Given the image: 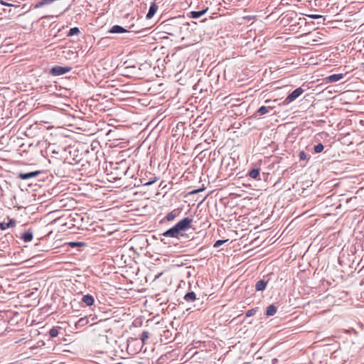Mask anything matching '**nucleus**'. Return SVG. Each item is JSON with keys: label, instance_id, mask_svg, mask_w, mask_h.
Masks as SVG:
<instances>
[{"label": "nucleus", "instance_id": "9b49d317", "mask_svg": "<svg viewBox=\"0 0 364 364\" xmlns=\"http://www.w3.org/2000/svg\"><path fill=\"white\" fill-rule=\"evenodd\" d=\"M179 212L178 210H173L166 215V220L167 221H171L178 215Z\"/></svg>", "mask_w": 364, "mask_h": 364}, {"label": "nucleus", "instance_id": "412c9836", "mask_svg": "<svg viewBox=\"0 0 364 364\" xmlns=\"http://www.w3.org/2000/svg\"><path fill=\"white\" fill-rule=\"evenodd\" d=\"M149 333L147 331H144L141 333V339L143 344L145 343V341L149 338Z\"/></svg>", "mask_w": 364, "mask_h": 364}, {"label": "nucleus", "instance_id": "a878e982", "mask_svg": "<svg viewBox=\"0 0 364 364\" xmlns=\"http://www.w3.org/2000/svg\"><path fill=\"white\" fill-rule=\"evenodd\" d=\"M308 16L313 19H317V18H321V15H317V14L308 15Z\"/></svg>", "mask_w": 364, "mask_h": 364}, {"label": "nucleus", "instance_id": "bb28decb", "mask_svg": "<svg viewBox=\"0 0 364 364\" xmlns=\"http://www.w3.org/2000/svg\"><path fill=\"white\" fill-rule=\"evenodd\" d=\"M223 242H224V241H223V240H218V241H216V242L215 243L214 247H219L220 245H221Z\"/></svg>", "mask_w": 364, "mask_h": 364}, {"label": "nucleus", "instance_id": "393cba45", "mask_svg": "<svg viewBox=\"0 0 364 364\" xmlns=\"http://www.w3.org/2000/svg\"><path fill=\"white\" fill-rule=\"evenodd\" d=\"M299 156L301 160H305L306 159V155L304 151H301Z\"/></svg>", "mask_w": 364, "mask_h": 364}, {"label": "nucleus", "instance_id": "6ab92c4d", "mask_svg": "<svg viewBox=\"0 0 364 364\" xmlns=\"http://www.w3.org/2000/svg\"><path fill=\"white\" fill-rule=\"evenodd\" d=\"M58 335V330L57 328H52L50 331H49V336L51 337V338H55V337H57Z\"/></svg>", "mask_w": 364, "mask_h": 364}, {"label": "nucleus", "instance_id": "a211bd4d", "mask_svg": "<svg viewBox=\"0 0 364 364\" xmlns=\"http://www.w3.org/2000/svg\"><path fill=\"white\" fill-rule=\"evenodd\" d=\"M259 175V169L253 168L252 169L250 173L249 176L252 178H257Z\"/></svg>", "mask_w": 364, "mask_h": 364}, {"label": "nucleus", "instance_id": "c756f323", "mask_svg": "<svg viewBox=\"0 0 364 364\" xmlns=\"http://www.w3.org/2000/svg\"><path fill=\"white\" fill-rule=\"evenodd\" d=\"M77 243H73V247H74V246H77Z\"/></svg>", "mask_w": 364, "mask_h": 364}, {"label": "nucleus", "instance_id": "7ed1b4c3", "mask_svg": "<svg viewBox=\"0 0 364 364\" xmlns=\"http://www.w3.org/2000/svg\"><path fill=\"white\" fill-rule=\"evenodd\" d=\"M301 37L305 38L303 43L307 46H314L318 42V37L317 36H313L310 33L302 35Z\"/></svg>", "mask_w": 364, "mask_h": 364}, {"label": "nucleus", "instance_id": "5701e85b", "mask_svg": "<svg viewBox=\"0 0 364 364\" xmlns=\"http://www.w3.org/2000/svg\"><path fill=\"white\" fill-rule=\"evenodd\" d=\"M80 32L78 28L77 27H75V28H73L70 30L69 33H68V36H73L75 34H77L78 33Z\"/></svg>", "mask_w": 364, "mask_h": 364}, {"label": "nucleus", "instance_id": "dca6fc26", "mask_svg": "<svg viewBox=\"0 0 364 364\" xmlns=\"http://www.w3.org/2000/svg\"><path fill=\"white\" fill-rule=\"evenodd\" d=\"M21 239L26 242H30L33 239V234L31 232H25L23 233Z\"/></svg>", "mask_w": 364, "mask_h": 364}, {"label": "nucleus", "instance_id": "423d86ee", "mask_svg": "<svg viewBox=\"0 0 364 364\" xmlns=\"http://www.w3.org/2000/svg\"><path fill=\"white\" fill-rule=\"evenodd\" d=\"M343 77V74H333L326 77L325 80L326 82H334L341 80Z\"/></svg>", "mask_w": 364, "mask_h": 364}, {"label": "nucleus", "instance_id": "4468645a", "mask_svg": "<svg viewBox=\"0 0 364 364\" xmlns=\"http://www.w3.org/2000/svg\"><path fill=\"white\" fill-rule=\"evenodd\" d=\"M267 282L264 280H259L256 283L255 289L257 291H262L266 288Z\"/></svg>", "mask_w": 364, "mask_h": 364}, {"label": "nucleus", "instance_id": "f257e3e1", "mask_svg": "<svg viewBox=\"0 0 364 364\" xmlns=\"http://www.w3.org/2000/svg\"><path fill=\"white\" fill-rule=\"evenodd\" d=\"M193 220L189 218H184L179 220L173 228L163 233L164 237L179 238L183 236L182 232H185L191 228Z\"/></svg>", "mask_w": 364, "mask_h": 364}, {"label": "nucleus", "instance_id": "0eeeda50", "mask_svg": "<svg viewBox=\"0 0 364 364\" xmlns=\"http://www.w3.org/2000/svg\"><path fill=\"white\" fill-rule=\"evenodd\" d=\"M82 301L86 304L87 306H90L93 305L95 302V299L93 296L90 294L84 295L82 298Z\"/></svg>", "mask_w": 364, "mask_h": 364}, {"label": "nucleus", "instance_id": "9d476101", "mask_svg": "<svg viewBox=\"0 0 364 364\" xmlns=\"http://www.w3.org/2000/svg\"><path fill=\"white\" fill-rule=\"evenodd\" d=\"M207 11H208V8H206L205 9H203L202 11H191L190 13V17L193 18H200L201 16L205 14Z\"/></svg>", "mask_w": 364, "mask_h": 364}, {"label": "nucleus", "instance_id": "c85d7f7f", "mask_svg": "<svg viewBox=\"0 0 364 364\" xmlns=\"http://www.w3.org/2000/svg\"><path fill=\"white\" fill-rule=\"evenodd\" d=\"M152 183H153V182H148V183H146V185H150V184H151Z\"/></svg>", "mask_w": 364, "mask_h": 364}, {"label": "nucleus", "instance_id": "ddd939ff", "mask_svg": "<svg viewBox=\"0 0 364 364\" xmlns=\"http://www.w3.org/2000/svg\"><path fill=\"white\" fill-rule=\"evenodd\" d=\"M15 223V221L12 219L9 220L8 223L2 222L1 224V230H5L6 228L14 227Z\"/></svg>", "mask_w": 364, "mask_h": 364}, {"label": "nucleus", "instance_id": "cd10ccee", "mask_svg": "<svg viewBox=\"0 0 364 364\" xmlns=\"http://www.w3.org/2000/svg\"><path fill=\"white\" fill-rule=\"evenodd\" d=\"M281 4H282V5L288 4L287 0H282Z\"/></svg>", "mask_w": 364, "mask_h": 364}, {"label": "nucleus", "instance_id": "b1692460", "mask_svg": "<svg viewBox=\"0 0 364 364\" xmlns=\"http://www.w3.org/2000/svg\"><path fill=\"white\" fill-rule=\"evenodd\" d=\"M256 311L257 310L256 309H250V310H248L247 312H246V316L247 317H250L252 316H254L255 314H256Z\"/></svg>", "mask_w": 364, "mask_h": 364}, {"label": "nucleus", "instance_id": "39448f33", "mask_svg": "<svg viewBox=\"0 0 364 364\" xmlns=\"http://www.w3.org/2000/svg\"><path fill=\"white\" fill-rule=\"evenodd\" d=\"M70 70V68L55 66L51 70V73L54 75H60L67 73Z\"/></svg>", "mask_w": 364, "mask_h": 364}, {"label": "nucleus", "instance_id": "f8f14e48", "mask_svg": "<svg viewBox=\"0 0 364 364\" xmlns=\"http://www.w3.org/2000/svg\"><path fill=\"white\" fill-rule=\"evenodd\" d=\"M157 10V6L155 4H153L149 10L148 14H146V18L149 19L153 17L154 14L156 13Z\"/></svg>", "mask_w": 364, "mask_h": 364}, {"label": "nucleus", "instance_id": "2eb2a0df", "mask_svg": "<svg viewBox=\"0 0 364 364\" xmlns=\"http://www.w3.org/2000/svg\"><path fill=\"white\" fill-rule=\"evenodd\" d=\"M196 299V296L193 291L188 292L184 296V299L188 302L193 301Z\"/></svg>", "mask_w": 364, "mask_h": 364}, {"label": "nucleus", "instance_id": "f3484780", "mask_svg": "<svg viewBox=\"0 0 364 364\" xmlns=\"http://www.w3.org/2000/svg\"><path fill=\"white\" fill-rule=\"evenodd\" d=\"M277 311V308L274 305H270L267 307L266 314L268 316H273Z\"/></svg>", "mask_w": 364, "mask_h": 364}, {"label": "nucleus", "instance_id": "4be33fe9", "mask_svg": "<svg viewBox=\"0 0 364 364\" xmlns=\"http://www.w3.org/2000/svg\"><path fill=\"white\" fill-rule=\"evenodd\" d=\"M323 145L322 144H318L314 146V151L316 153H321L323 150Z\"/></svg>", "mask_w": 364, "mask_h": 364}, {"label": "nucleus", "instance_id": "f03ea898", "mask_svg": "<svg viewBox=\"0 0 364 364\" xmlns=\"http://www.w3.org/2000/svg\"><path fill=\"white\" fill-rule=\"evenodd\" d=\"M1 5L7 6V8L3 9L1 11V15L4 14V17L7 18H12L15 16H20L19 14V5H14L8 4L1 0Z\"/></svg>", "mask_w": 364, "mask_h": 364}, {"label": "nucleus", "instance_id": "6e6552de", "mask_svg": "<svg viewBox=\"0 0 364 364\" xmlns=\"http://www.w3.org/2000/svg\"><path fill=\"white\" fill-rule=\"evenodd\" d=\"M38 171L29 172V173H19L18 177L23 180H26L33 177H35L38 175Z\"/></svg>", "mask_w": 364, "mask_h": 364}, {"label": "nucleus", "instance_id": "1a4fd4ad", "mask_svg": "<svg viewBox=\"0 0 364 364\" xmlns=\"http://www.w3.org/2000/svg\"><path fill=\"white\" fill-rule=\"evenodd\" d=\"M126 31H127L126 29H124L123 27L118 26V25H115V26H112L109 31V32L112 33H124Z\"/></svg>", "mask_w": 364, "mask_h": 364}, {"label": "nucleus", "instance_id": "20e7f679", "mask_svg": "<svg viewBox=\"0 0 364 364\" xmlns=\"http://www.w3.org/2000/svg\"><path fill=\"white\" fill-rule=\"evenodd\" d=\"M304 90L301 87H298L294 90L291 94H289L287 97L285 99V102L289 103L294 101L296 98H298Z\"/></svg>", "mask_w": 364, "mask_h": 364}, {"label": "nucleus", "instance_id": "aec40b11", "mask_svg": "<svg viewBox=\"0 0 364 364\" xmlns=\"http://www.w3.org/2000/svg\"><path fill=\"white\" fill-rule=\"evenodd\" d=\"M269 112V108L265 106H262L257 111L259 115H264Z\"/></svg>", "mask_w": 364, "mask_h": 364}]
</instances>
